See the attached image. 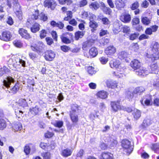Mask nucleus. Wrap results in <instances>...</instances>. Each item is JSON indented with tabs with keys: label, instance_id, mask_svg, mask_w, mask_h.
Instances as JSON below:
<instances>
[{
	"label": "nucleus",
	"instance_id": "obj_52",
	"mask_svg": "<svg viewBox=\"0 0 159 159\" xmlns=\"http://www.w3.org/2000/svg\"><path fill=\"white\" fill-rule=\"evenodd\" d=\"M123 32L126 34H129L130 32V29L129 27L124 26L123 28Z\"/></svg>",
	"mask_w": 159,
	"mask_h": 159
},
{
	"label": "nucleus",
	"instance_id": "obj_51",
	"mask_svg": "<svg viewBox=\"0 0 159 159\" xmlns=\"http://www.w3.org/2000/svg\"><path fill=\"white\" fill-rule=\"evenodd\" d=\"M48 19V16L47 15L45 14L43 12L40 13V20L45 21Z\"/></svg>",
	"mask_w": 159,
	"mask_h": 159
},
{
	"label": "nucleus",
	"instance_id": "obj_21",
	"mask_svg": "<svg viewBox=\"0 0 159 159\" xmlns=\"http://www.w3.org/2000/svg\"><path fill=\"white\" fill-rule=\"evenodd\" d=\"M108 95L107 92L103 90L99 91L97 93V96L98 97L102 99L107 98Z\"/></svg>",
	"mask_w": 159,
	"mask_h": 159
},
{
	"label": "nucleus",
	"instance_id": "obj_43",
	"mask_svg": "<svg viewBox=\"0 0 159 159\" xmlns=\"http://www.w3.org/2000/svg\"><path fill=\"white\" fill-rule=\"evenodd\" d=\"M152 149L157 153H159V144L155 143L152 145L151 147Z\"/></svg>",
	"mask_w": 159,
	"mask_h": 159
},
{
	"label": "nucleus",
	"instance_id": "obj_24",
	"mask_svg": "<svg viewBox=\"0 0 159 159\" xmlns=\"http://www.w3.org/2000/svg\"><path fill=\"white\" fill-rule=\"evenodd\" d=\"M115 5L118 9H121V8H124L125 5L124 1L122 0H117L116 1Z\"/></svg>",
	"mask_w": 159,
	"mask_h": 159
},
{
	"label": "nucleus",
	"instance_id": "obj_37",
	"mask_svg": "<svg viewBox=\"0 0 159 159\" xmlns=\"http://www.w3.org/2000/svg\"><path fill=\"white\" fill-rule=\"evenodd\" d=\"M79 107L77 104H73L71 106V111L70 113H76L78 112Z\"/></svg>",
	"mask_w": 159,
	"mask_h": 159
},
{
	"label": "nucleus",
	"instance_id": "obj_10",
	"mask_svg": "<svg viewBox=\"0 0 159 159\" xmlns=\"http://www.w3.org/2000/svg\"><path fill=\"white\" fill-rule=\"evenodd\" d=\"M39 105H36L34 107H30L28 113L29 115L32 117L37 115L39 111Z\"/></svg>",
	"mask_w": 159,
	"mask_h": 159
},
{
	"label": "nucleus",
	"instance_id": "obj_1",
	"mask_svg": "<svg viewBox=\"0 0 159 159\" xmlns=\"http://www.w3.org/2000/svg\"><path fill=\"white\" fill-rule=\"evenodd\" d=\"M15 82L14 79L10 76H7L5 78L3 81V89L7 92L11 93L13 94L16 93L19 89L20 84L18 83L15 84L12 87L10 86L12 84L14 83Z\"/></svg>",
	"mask_w": 159,
	"mask_h": 159
},
{
	"label": "nucleus",
	"instance_id": "obj_40",
	"mask_svg": "<svg viewBox=\"0 0 159 159\" xmlns=\"http://www.w3.org/2000/svg\"><path fill=\"white\" fill-rule=\"evenodd\" d=\"M102 10L104 13L106 14L110 15L112 12L111 10L109 7L105 6H103Z\"/></svg>",
	"mask_w": 159,
	"mask_h": 159
},
{
	"label": "nucleus",
	"instance_id": "obj_17",
	"mask_svg": "<svg viewBox=\"0 0 159 159\" xmlns=\"http://www.w3.org/2000/svg\"><path fill=\"white\" fill-rule=\"evenodd\" d=\"M131 66L134 70H138L141 67V63L137 60L134 59L130 63Z\"/></svg>",
	"mask_w": 159,
	"mask_h": 159
},
{
	"label": "nucleus",
	"instance_id": "obj_59",
	"mask_svg": "<svg viewBox=\"0 0 159 159\" xmlns=\"http://www.w3.org/2000/svg\"><path fill=\"white\" fill-rule=\"evenodd\" d=\"M88 3L86 0H82L79 2V6L80 7H82L86 5Z\"/></svg>",
	"mask_w": 159,
	"mask_h": 159
},
{
	"label": "nucleus",
	"instance_id": "obj_8",
	"mask_svg": "<svg viewBox=\"0 0 159 159\" xmlns=\"http://www.w3.org/2000/svg\"><path fill=\"white\" fill-rule=\"evenodd\" d=\"M106 84L107 87L109 88H116L119 91L120 89V87L118 85V83L116 81L108 80L106 82Z\"/></svg>",
	"mask_w": 159,
	"mask_h": 159
},
{
	"label": "nucleus",
	"instance_id": "obj_36",
	"mask_svg": "<svg viewBox=\"0 0 159 159\" xmlns=\"http://www.w3.org/2000/svg\"><path fill=\"white\" fill-rule=\"evenodd\" d=\"M7 123L3 119H0V130H3L7 127Z\"/></svg>",
	"mask_w": 159,
	"mask_h": 159
},
{
	"label": "nucleus",
	"instance_id": "obj_19",
	"mask_svg": "<svg viewBox=\"0 0 159 159\" xmlns=\"http://www.w3.org/2000/svg\"><path fill=\"white\" fill-rule=\"evenodd\" d=\"M72 152V151L71 149L66 148L62 150L61 155L63 157H66L70 156Z\"/></svg>",
	"mask_w": 159,
	"mask_h": 159
},
{
	"label": "nucleus",
	"instance_id": "obj_63",
	"mask_svg": "<svg viewBox=\"0 0 159 159\" xmlns=\"http://www.w3.org/2000/svg\"><path fill=\"white\" fill-rule=\"evenodd\" d=\"M102 21L104 24L107 25L108 24L110 21L108 19L107 17H104L101 19Z\"/></svg>",
	"mask_w": 159,
	"mask_h": 159
},
{
	"label": "nucleus",
	"instance_id": "obj_48",
	"mask_svg": "<svg viewBox=\"0 0 159 159\" xmlns=\"http://www.w3.org/2000/svg\"><path fill=\"white\" fill-rule=\"evenodd\" d=\"M92 45L91 41H88L84 42L83 45V48H85L87 47H90Z\"/></svg>",
	"mask_w": 159,
	"mask_h": 159
},
{
	"label": "nucleus",
	"instance_id": "obj_42",
	"mask_svg": "<svg viewBox=\"0 0 159 159\" xmlns=\"http://www.w3.org/2000/svg\"><path fill=\"white\" fill-rule=\"evenodd\" d=\"M99 5L97 2H95L91 3L90 5V7L91 8H93L97 10L99 8Z\"/></svg>",
	"mask_w": 159,
	"mask_h": 159
},
{
	"label": "nucleus",
	"instance_id": "obj_16",
	"mask_svg": "<svg viewBox=\"0 0 159 159\" xmlns=\"http://www.w3.org/2000/svg\"><path fill=\"white\" fill-rule=\"evenodd\" d=\"M107 144L111 149L114 148L117 143V141L113 138L109 137L107 139Z\"/></svg>",
	"mask_w": 159,
	"mask_h": 159
},
{
	"label": "nucleus",
	"instance_id": "obj_23",
	"mask_svg": "<svg viewBox=\"0 0 159 159\" xmlns=\"http://www.w3.org/2000/svg\"><path fill=\"white\" fill-rule=\"evenodd\" d=\"M101 156V159H113V155L108 152H103L102 153Z\"/></svg>",
	"mask_w": 159,
	"mask_h": 159
},
{
	"label": "nucleus",
	"instance_id": "obj_58",
	"mask_svg": "<svg viewBox=\"0 0 159 159\" xmlns=\"http://www.w3.org/2000/svg\"><path fill=\"white\" fill-rule=\"evenodd\" d=\"M61 48L63 52H67L70 50V48L66 45H63L61 47Z\"/></svg>",
	"mask_w": 159,
	"mask_h": 159
},
{
	"label": "nucleus",
	"instance_id": "obj_33",
	"mask_svg": "<svg viewBox=\"0 0 159 159\" xmlns=\"http://www.w3.org/2000/svg\"><path fill=\"white\" fill-rule=\"evenodd\" d=\"M32 144L30 143L26 144L24 147V152L26 155H28L30 153V151L31 150V147Z\"/></svg>",
	"mask_w": 159,
	"mask_h": 159
},
{
	"label": "nucleus",
	"instance_id": "obj_2",
	"mask_svg": "<svg viewBox=\"0 0 159 159\" xmlns=\"http://www.w3.org/2000/svg\"><path fill=\"white\" fill-rule=\"evenodd\" d=\"M39 10H36L31 16H29L26 23V25L28 27H30V30L32 32L36 33L39 30V24L35 22V20L38 18L39 15Z\"/></svg>",
	"mask_w": 159,
	"mask_h": 159
},
{
	"label": "nucleus",
	"instance_id": "obj_38",
	"mask_svg": "<svg viewBox=\"0 0 159 159\" xmlns=\"http://www.w3.org/2000/svg\"><path fill=\"white\" fill-rule=\"evenodd\" d=\"M151 124V121L149 119H146L144 120L142 124V126L145 128L147 126Z\"/></svg>",
	"mask_w": 159,
	"mask_h": 159
},
{
	"label": "nucleus",
	"instance_id": "obj_50",
	"mask_svg": "<svg viewBox=\"0 0 159 159\" xmlns=\"http://www.w3.org/2000/svg\"><path fill=\"white\" fill-rule=\"evenodd\" d=\"M88 71V73L91 75L94 74L96 73V71L94 70V68L92 66L89 67Z\"/></svg>",
	"mask_w": 159,
	"mask_h": 159
},
{
	"label": "nucleus",
	"instance_id": "obj_62",
	"mask_svg": "<svg viewBox=\"0 0 159 159\" xmlns=\"http://www.w3.org/2000/svg\"><path fill=\"white\" fill-rule=\"evenodd\" d=\"M54 134L52 132H47L45 134V137L46 138H50L53 136Z\"/></svg>",
	"mask_w": 159,
	"mask_h": 159
},
{
	"label": "nucleus",
	"instance_id": "obj_20",
	"mask_svg": "<svg viewBox=\"0 0 159 159\" xmlns=\"http://www.w3.org/2000/svg\"><path fill=\"white\" fill-rule=\"evenodd\" d=\"M13 129L15 131L21 130L22 129V125L20 122L19 121L15 122L12 126Z\"/></svg>",
	"mask_w": 159,
	"mask_h": 159
},
{
	"label": "nucleus",
	"instance_id": "obj_31",
	"mask_svg": "<svg viewBox=\"0 0 159 159\" xmlns=\"http://www.w3.org/2000/svg\"><path fill=\"white\" fill-rule=\"evenodd\" d=\"M18 105L19 107H22L23 109L28 106L27 102L24 99H21L19 100Z\"/></svg>",
	"mask_w": 159,
	"mask_h": 159
},
{
	"label": "nucleus",
	"instance_id": "obj_18",
	"mask_svg": "<svg viewBox=\"0 0 159 159\" xmlns=\"http://www.w3.org/2000/svg\"><path fill=\"white\" fill-rule=\"evenodd\" d=\"M131 16L129 14H125L122 15L120 17L121 20L125 23L129 22L131 20Z\"/></svg>",
	"mask_w": 159,
	"mask_h": 159
},
{
	"label": "nucleus",
	"instance_id": "obj_47",
	"mask_svg": "<svg viewBox=\"0 0 159 159\" xmlns=\"http://www.w3.org/2000/svg\"><path fill=\"white\" fill-rule=\"evenodd\" d=\"M61 39L62 41L66 44H69L71 43V40L68 38L64 36H61Z\"/></svg>",
	"mask_w": 159,
	"mask_h": 159
},
{
	"label": "nucleus",
	"instance_id": "obj_15",
	"mask_svg": "<svg viewBox=\"0 0 159 159\" xmlns=\"http://www.w3.org/2000/svg\"><path fill=\"white\" fill-rule=\"evenodd\" d=\"M19 33L22 38L26 39H29L31 38V36L27 32V31L23 28L20 29Z\"/></svg>",
	"mask_w": 159,
	"mask_h": 159
},
{
	"label": "nucleus",
	"instance_id": "obj_45",
	"mask_svg": "<svg viewBox=\"0 0 159 159\" xmlns=\"http://www.w3.org/2000/svg\"><path fill=\"white\" fill-rule=\"evenodd\" d=\"M89 25L90 27L92 28L93 29L95 30V29L98 26V25L97 23L95 21H90L89 23Z\"/></svg>",
	"mask_w": 159,
	"mask_h": 159
},
{
	"label": "nucleus",
	"instance_id": "obj_44",
	"mask_svg": "<svg viewBox=\"0 0 159 159\" xmlns=\"http://www.w3.org/2000/svg\"><path fill=\"white\" fill-rule=\"evenodd\" d=\"M134 94V92H132L129 91H127L126 93V97L130 100L133 98Z\"/></svg>",
	"mask_w": 159,
	"mask_h": 159
},
{
	"label": "nucleus",
	"instance_id": "obj_22",
	"mask_svg": "<svg viewBox=\"0 0 159 159\" xmlns=\"http://www.w3.org/2000/svg\"><path fill=\"white\" fill-rule=\"evenodd\" d=\"M22 110L23 109H21L20 107L15 109V114L16 117L18 118V119L19 121L21 119V117L23 114Z\"/></svg>",
	"mask_w": 159,
	"mask_h": 159
},
{
	"label": "nucleus",
	"instance_id": "obj_56",
	"mask_svg": "<svg viewBox=\"0 0 159 159\" xmlns=\"http://www.w3.org/2000/svg\"><path fill=\"white\" fill-rule=\"evenodd\" d=\"M139 6V3L138 2H136L132 4L131 8L134 10L137 9Z\"/></svg>",
	"mask_w": 159,
	"mask_h": 159
},
{
	"label": "nucleus",
	"instance_id": "obj_28",
	"mask_svg": "<svg viewBox=\"0 0 159 159\" xmlns=\"http://www.w3.org/2000/svg\"><path fill=\"white\" fill-rule=\"evenodd\" d=\"M132 115L134 118L136 120L138 119L141 116V112L139 110L135 109L133 111Z\"/></svg>",
	"mask_w": 159,
	"mask_h": 159
},
{
	"label": "nucleus",
	"instance_id": "obj_3",
	"mask_svg": "<svg viewBox=\"0 0 159 159\" xmlns=\"http://www.w3.org/2000/svg\"><path fill=\"white\" fill-rule=\"evenodd\" d=\"M109 64L111 68H115L117 69V71H114L113 72V75L117 76L119 78H121L125 76V75L123 73L125 68L123 64L120 63L119 61L113 59L110 61Z\"/></svg>",
	"mask_w": 159,
	"mask_h": 159
},
{
	"label": "nucleus",
	"instance_id": "obj_46",
	"mask_svg": "<svg viewBox=\"0 0 159 159\" xmlns=\"http://www.w3.org/2000/svg\"><path fill=\"white\" fill-rule=\"evenodd\" d=\"M141 20L142 23L146 25H148L150 23L149 19L147 17L142 18Z\"/></svg>",
	"mask_w": 159,
	"mask_h": 159
},
{
	"label": "nucleus",
	"instance_id": "obj_27",
	"mask_svg": "<svg viewBox=\"0 0 159 159\" xmlns=\"http://www.w3.org/2000/svg\"><path fill=\"white\" fill-rule=\"evenodd\" d=\"M43 5L45 7H47L48 8L50 7L52 9V6L53 5V8H54L56 6V4L55 3L52 4L50 0H45L44 2Z\"/></svg>",
	"mask_w": 159,
	"mask_h": 159
},
{
	"label": "nucleus",
	"instance_id": "obj_54",
	"mask_svg": "<svg viewBox=\"0 0 159 159\" xmlns=\"http://www.w3.org/2000/svg\"><path fill=\"white\" fill-rule=\"evenodd\" d=\"M140 22L139 19L138 18H135L133 19L132 23L133 25H135L138 24Z\"/></svg>",
	"mask_w": 159,
	"mask_h": 159
},
{
	"label": "nucleus",
	"instance_id": "obj_9",
	"mask_svg": "<svg viewBox=\"0 0 159 159\" xmlns=\"http://www.w3.org/2000/svg\"><path fill=\"white\" fill-rule=\"evenodd\" d=\"M44 57L46 60L51 61L55 57V54L52 50L48 51L45 52Z\"/></svg>",
	"mask_w": 159,
	"mask_h": 159
},
{
	"label": "nucleus",
	"instance_id": "obj_6",
	"mask_svg": "<svg viewBox=\"0 0 159 159\" xmlns=\"http://www.w3.org/2000/svg\"><path fill=\"white\" fill-rule=\"evenodd\" d=\"M12 35L11 32L8 30L3 31L0 35V39L3 41L7 42L10 41Z\"/></svg>",
	"mask_w": 159,
	"mask_h": 159
},
{
	"label": "nucleus",
	"instance_id": "obj_39",
	"mask_svg": "<svg viewBox=\"0 0 159 159\" xmlns=\"http://www.w3.org/2000/svg\"><path fill=\"white\" fill-rule=\"evenodd\" d=\"M145 90V89L143 87H140L136 88L134 90V92L135 94L141 93Z\"/></svg>",
	"mask_w": 159,
	"mask_h": 159
},
{
	"label": "nucleus",
	"instance_id": "obj_11",
	"mask_svg": "<svg viewBox=\"0 0 159 159\" xmlns=\"http://www.w3.org/2000/svg\"><path fill=\"white\" fill-rule=\"evenodd\" d=\"M116 49L114 46L111 45L107 48L105 50V53L107 55L111 56L113 55L116 52Z\"/></svg>",
	"mask_w": 159,
	"mask_h": 159
},
{
	"label": "nucleus",
	"instance_id": "obj_41",
	"mask_svg": "<svg viewBox=\"0 0 159 159\" xmlns=\"http://www.w3.org/2000/svg\"><path fill=\"white\" fill-rule=\"evenodd\" d=\"M13 43L14 45L18 48H20L23 46V43L20 40H15L13 42Z\"/></svg>",
	"mask_w": 159,
	"mask_h": 159
},
{
	"label": "nucleus",
	"instance_id": "obj_57",
	"mask_svg": "<svg viewBox=\"0 0 159 159\" xmlns=\"http://www.w3.org/2000/svg\"><path fill=\"white\" fill-rule=\"evenodd\" d=\"M99 59L101 62L102 64H105L108 61L107 58H106L104 57H101Z\"/></svg>",
	"mask_w": 159,
	"mask_h": 159
},
{
	"label": "nucleus",
	"instance_id": "obj_13",
	"mask_svg": "<svg viewBox=\"0 0 159 159\" xmlns=\"http://www.w3.org/2000/svg\"><path fill=\"white\" fill-rule=\"evenodd\" d=\"M136 74L139 76H145L148 74L149 72L146 70V69L143 67H140V68L137 70L135 72Z\"/></svg>",
	"mask_w": 159,
	"mask_h": 159
},
{
	"label": "nucleus",
	"instance_id": "obj_12",
	"mask_svg": "<svg viewBox=\"0 0 159 159\" xmlns=\"http://www.w3.org/2000/svg\"><path fill=\"white\" fill-rule=\"evenodd\" d=\"M143 105L149 106L152 104L151 97L149 96H146L140 101Z\"/></svg>",
	"mask_w": 159,
	"mask_h": 159
},
{
	"label": "nucleus",
	"instance_id": "obj_32",
	"mask_svg": "<svg viewBox=\"0 0 159 159\" xmlns=\"http://www.w3.org/2000/svg\"><path fill=\"white\" fill-rule=\"evenodd\" d=\"M70 116L71 120L73 122L76 123L78 120V118L77 115L76 113H70Z\"/></svg>",
	"mask_w": 159,
	"mask_h": 159
},
{
	"label": "nucleus",
	"instance_id": "obj_30",
	"mask_svg": "<svg viewBox=\"0 0 159 159\" xmlns=\"http://www.w3.org/2000/svg\"><path fill=\"white\" fill-rule=\"evenodd\" d=\"M85 32L83 31H78L75 33V40H78L79 38H81L84 34Z\"/></svg>",
	"mask_w": 159,
	"mask_h": 159
},
{
	"label": "nucleus",
	"instance_id": "obj_5",
	"mask_svg": "<svg viewBox=\"0 0 159 159\" xmlns=\"http://www.w3.org/2000/svg\"><path fill=\"white\" fill-rule=\"evenodd\" d=\"M12 61L13 66L16 69L20 68L21 66L23 67L26 66L25 61L21 59L17 58Z\"/></svg>",
	"mask_w": 159,
	"mask_h": 159
},
{
	"label": "nucleus",
	"instance_id": "obj_14",
	"mask_svg": "<svg viewBox=\"0 0 159 159\" xmlns=\"http://www.w3.org/2000/svg\"><path fill=\"white\" fill-rule=\"evenodd\" d=\"M111 105L112 110L114 112H116L121 109V106L119 101L111 102Z\"/></svg>",
	"mask_w": 159,
	"mask_h": 159
},
{
	"label": "nucleus",
	"instance_id": "obj_4",
	"mask_svg": "<svg viewBox=\"0 0 159 159\" xmlns=\"http://www.w3.org/2000/svg\"><path fill=\"white\" fill-rule=\"evenodd\" d=\"M152 54H147V57L151 58L152 61L157 60L159 58V44L157 42L154 43L151 47Z\"/></svg>",
	"mask_w": 159,
	"mask_h": 159
},
{
	"label": "nucleus",
	"instance_id": "obj_25",
	"mask_svg": "<svg viewBox=\"0 0 159 159\" xmlns=\"http://www.w3.org/2000/svg\"><path fill=\"white\" fill-rule=\"evenodd\" d=\"M150 67L151 73L156 74L159 70V67L156 63L151 65Z\"/></svg>",
	"mask_w": 159,
	"mask_h": 159
},
{
	"label": "nucleus",
	"instance_id": "obj_55",
	"mask_svg": "<svg viewBox=\"0 0 159 159\" xmlns=\"http://www.w3.org/2000/svg\"><path fill=\"white\" fill-rule=\"evenodd\" d=\"M25 81H26L27 83L29 84L33 85L34 84V80L32 79L31 78H28V79L25 80Z\"/></svg>",
	"mask_w": 159,
	"mask_h": 159
},
{
	"label": "nucleus",
	"instance_id": "obj_29",
	"mask_svg": "<svg viewBox=\"0 0 159 159\" xmlns=\"http://www.w3.org/2000/svg\"><path fill=\"white\" fill-rule=\"evenodd\" d=\"M31 48L33 51L38 53L40 52V43H38L37 44H33L31 45Z\"/></svg>",
	"mask_w": 159,
	"mask_h": 159
},
{
	"label": "nucleus",
	"instance_id": "obj_49",
	"mask_svg": "<svg viewBox=\"0 0 159 159\" xmlns=\"http://www.w3.org/2000/svg\"><path fill=\"white\" fill-rule=\"evenodd\" d=\"M84 153V151L82 149L80 150L76 155V158L77 159H81Z\"/></svg>",
	"mask_w": 159,
	"mask_h": 159
},
{
	"label": "nucleus",
	"instance_id": "obj_26",
	"mask_svg": "<svg viewBox=\"0 0 159 159\" xmlns=\"http://www.w3.org/2000/svg\"><path fill=\"white\" fill-rule=\"evenodd\" d=\"M89 52L90 58H93L96 57L98 54L97 49L94 47L91 48L89 50Z\"/></svg>",
	"mask_w": 159,
	"mask_h": 159
},
{
	"label": "nucleus",
	"instance_id": "obj_64",
	"mask_svg": "<svg viewBox=\"0 0 159 159\" xmlns=\"http://www.w3.org/2000/svg\"><path fill=\"white\" fill-rule=\"evenodd\" d=\"M139 35V34L136 33H134L130 35L129 37L130 39L131 40H133L136 39Z\"/></svg>",
	"mask_w": 159,
	"mask_h": 159
},
{
	"label": "nucleus",
	"instance_id": "obj_61",
	"mask_svg": "<svg viewBox=\"0 0 159 159\" xmlns=\"http://www.w3.org/2000/svg\"><path fill=\"white\" fill-rule=\"evenodd\" d=\"M46 40L48 44L50 45L53 43L52 39L50 37H47L46 38Z\"/></svg>",
	"mask_w": 159,
	"mask_h": 159
},
{
	"label": "nucleus",
	"instance_id": "obj_34",
	"mask_svg": "<svg viewBox=\"0 0 159 159\" xmlns=\"http://www.w3.org/2000/svg\"><path fill=\"white\" fill-rule=\"evenodd\" d=\"M128 55V54L127 52L122 51L119 52L118 57L119 59L122 60L127 57Z\"/></svg>",
	"mask_w": 159,
	"mask_h": 159
},
{
	"label": "nucleus",
	"instance_id": "obj_7",
	"mask_svg": "<svg viewBox=\"0 0 159 159\" xmlns=\"http://www.w3.org/2000/svg\"><path fill=\"white\" fill-rule=\"evenodd\" d=\"M122 146L125 149H127L126 152L130 154L133 151V148H131L130 142L127 139H124L122 141Z\"/></svg>",
	"mask_w": 159,
	"mask_h": 159
},
{
	"label": "nucleus",
	"instance_id": "obj_53",
	"mask_svg": "<svg viewBox=\"0 0 159 159\" xmlns=\"http://www.w3.org/2000/svg\"><path fill=\"white\" fill-rule=\"evenodd\" d=\"M7 23L10 25H11L13 24L14 21L11 17L10 16H8L7 21Z\"/></svg>",
	"mask_w": 159,
	"mask_h": 159
},
{
	"label": "nucleus",
	"instance_id": "obj_35",
	"mask_svg": "<svg viewBox=\"0 0 159 159\" xmlns=\"http://www.w3.org/2000/svg\"><path fill=\"white\" fill-rule=\"evenodd\" d=\"M9 71L10 70L6 66H4L3 68L0 69V77L5 73H8Z\"/></svg>",
	"mask_w": 159,
	"mask_h": 159
},
{
	"label": "nucleus",
	"instance_id": "obj_60",
	"mask_svg": "<svg viewBox=\"0 0 159 159\" xmlns=\"http://www.w3.org/2000/svg\"><path fill=\"white\" fill-rule=\"evenodd\" d=\"M63 122L62 121H57L55 125L56 127L61 128L63 126Z\"/></svg>",
	"mask_w": 159,
	"mask_h": 159
}]
</instances>
